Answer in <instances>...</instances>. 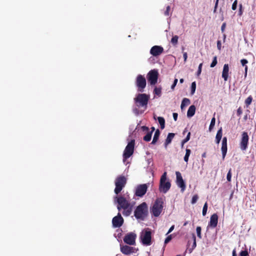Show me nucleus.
I'll list each match as a JSON object with an SVG mask.
<instances>
[{"mask_svg":"<svg viewBox=\"0 0 256 256\" xmlns=\"http://www.w3.org/2000/svg\"><path fill=\"white\" fill-rule=\"evenodd\" d=\"M150 98V95L146 94L138 93L136 94L134 99V105L132 107V112L136 116L144 112L148 107Z\"/></svg>","mask_w":256,"mask_h":256,"instance_id":"nucleus-1","label":"nucleus"},{"mask_svg":"<svg viewBox=\"0 0 256 256\" xmlns=\"http://www.w3.org/2000/svg\"><path fill=\"white\" fill-rule=\"evenodd\" d=\"M114 203L118 204L117 209L119 212L122 209V214L124 216H128L132 212L130 208H128L129 201L123 196H116L114 197Z\"/></svg>","mask_w":256,"mask_h":256,"instance_id":"nucleus-2","label":"nucleus"},{"mask_svg":"<svg viewBox=\"0 0 256 256\" xmlns=\"http://www.w3.org/2000/svg\"><path fill=\"white\" fill-rule=\"evenodd\" d=\"M134 216L138 220H144L148 215V208L146 202H142L135 208Z\"/></svg>","mask_w":256,"mask_h":256,"instance_id":"nucleus-3","label":"nucleus"},{"mask_svg":"<svg viewBox=\"0 0 256 256\" xmlns=\"http://www.w3.org/2000/svg\"><path fill=\"white\" fill-rule=\"evenodd\" d=\"M164 204V199L162 198H157L153 206L150 208V212L152 215L154 217H158L163 210Z\"/></svg>","mask_w":256,"mask_h":256,"instance_id":"nucleus-4","label":"nucleus"},{"mask_svg":"<svg viewBox=\"0 0 256 256\" xmlns=\"http://www.w3.org/2000/svg\"><path fill=\"white\" fill-rule=\"evenodd\" d=\"M152 230L149 228H144L140 234V242L144 246H150L152 244Z\"/></svg>","mask_w":256,"mask_h":256,"instance_id":"nucleus-5","label":"nucleus"},{"mask_svg":"<svg viewBox=\"0 0 256 256\" xmlns=\"http://www.w3.org/2000/svg\"><path fill=\"white\" fill-rule=\"evenodd\" d=\"M167 173L164 172L162 175L160 182L159 190L164 194L166 193L171 186L170 182L167 178Z\"/></svg>","mask_w":256,"mask_h":256,"instance_id":"nucleus-6","label":"nucleus"},{"mask_svg":"<svg viewBox=\"0 0 256 256\" xmlns=\"http://www.w3.org/2000/svg\"><path fill=\"white\" fill-rule=\"evenodd\" d=\"M135 140L134 139L131 140L128 142L126 146L123 154V162H126V160L130 158L134 154V150Z\"/></svg>","mask_w":256,"mask_h":256,"instance_id":"nucleus-7","label":"nucleus"},{"mask_svg":"<svg viewBox=\"0 0 256 256\" xmlns=\"http://www.w3.org/2000/svg\"><path fill=\"white\" fill-rule=\"evenodd\" d=\"M126 184V178L124 176L121 175L116 178L114 182L116 187L114 190V192L116 196H118V194L124 188Z\"/></svg>","mask_w":256,"mask_h":256,"instance_id":"nucleus-8","label":"nucleus"},{"mask_svg":"<svg viewBox=\"0 0 256 256\" xmlns=\"http://www.w3.org/2000/svg\"><path fill=\"white\" fill-rule=\"evenodd\" d=\"M248 144L249 136L248 132H242L239 144L240 149L243 152L246 151L248 148Z\"/></svg>","mask_w":256,"mask_h":256,"instance_id":"nucleus-9","label":"nucleus"},{"mask_svg":"<svg viewBox=\"0 0 256 256\" xmlns=\"http://www.w3.org/2000/svg\"><path fill=\"white\" fill-rule=\"evenodd\" d=\"M149 185V183L138 185L135 188L134 196L142 198L146 194Z\"/></svg>","mask_w":256,"mask_h":256,"instance_id":"nucleus-10","label":"nucleus"},{"mask_svg":"<svg viewBox=\"0 0 256 256\" xmlns=\"http://www.w3.org/2000/svg\"><path fill=\"white\" fill-rule=\"evenodd\" d=\"M158 76V72L157 70H150L147 74V79L148 83L153 86L157 83Z\"/></svg>","mask_w":256,"mask_h":256,"instance_id":"nucleus-11","label":"nucleus"},{"mask_svg":"<svg viewBox=\"0 0 256 256\" xmlns=\"http://www.w3.org/2000/svg\"><path fill=\"white\" fill-rule=\"evenodd\" d=\"M146 82L144 76L142 74H138L136 79V85L138 88V90L139 92H142L146 86Z\"/></svg>","mask_w":256,"mask_h":256,"instance_id":"nucleus-12","label":"nucleus"},{"mask_svg":"<svg viewBox=\"0 0 256 256\" xmlns=\"http://www.w3.org/2000/svg\"><path fill=\"white\" fill-rule=\"evenodd\" d=\"M136 234L132 232L127 234L124 238V242L125 244L130 246L135 245Z\"/></svg>","mask_w":256,"mask_h":256,"instance_id":"nucleus-13","label":"nucleus"},{"mask_svg":"<svg viewBox=\"0 0 256 256\" xmlns=\"http://www.w3.org/2000/svg\"><path fill=\"white\" fill-rule=\"evenodd\" d=\"M176 183L178 187L180 188V191L184 192L186 190V182L182 178V174L180 172H176Z\"/></svg>","mask_w":256,"mask_h":256,"instance_id":"nucleus-14","label":"nucleus"},{"mask_svg":"<svg viewBox=\"0 0 256 256\" xmlns=\"http://www.w3.org/2000/svg\"><path fill=\"white\" fill-rule=\"evenodd\" d=\"M120 252L126 255L136 253L138 250V248L129 246L127 244H120Z\"/></svg>","mask_w":256,"mask_h":256,"instance_id":"nucleus-15","label":"nucleus"},{"mask_svg":"<svg viewBox=\"0 0 256 256\" xmlns=\"http://www.w3.org/2000/svg\"><path fill=\"white\" fill-rule=\"evenodd\" d=\"M124 222V220L120 212L112 219V226L114 228H120Z\"/></svg>","mask_w":256,"mask_h":256,"instance_id":"nucleus-16","label":"nucleus"},{"mask_svg":"<svg viewBox=\"0 0 256 256\" xmlns=\"http://www.w3.org/2000/svg\"><path fill=\"white\" fill-rule=\"evenodd\" d=\"M164 49L161 46H154L150 50V53L154 57L160 56L163 52Z\"/></svg>","mask_w":256,"mask_h":256,"instance_id":"nucleus-17","label":"nucleus"},{"mask_svg":"<svg viewBox=\"0 0 256 256\" xmlns=\"http://www.w3.org/2000/svg\"><path fill=\"white\" fill-rule=\"evenodd\" d=\"M218 222V216L216 214H214L210 218V220L208 224V227L215 228Z\"/></svg>","mask_w":256,"mask_h":256,"instance_id":"nucleus-18","label":"nucleus"},{"mask_svg":"<svg viewBox=\"0 0 256 256\" xmlns=\"http://www.w3.org/2000/svg\"><path fill=\"white\" fill-rule=\"evenodd\" d=\"M141 130L143 132H146V134L144 136L143 140L145 142H150L152 139V132H149V128L148 127L143 126H141Z\"/></svg>","mask_w":256,"mask_h":256,"instance_id":"nucleus-19","label":"nucleus"},{"mask_svg":"<svg viewBox=\"0 0 256 256\" xmlns=\"http://www.w3.org/2000/svg\"><path fill=\"white\" fill-rule=\"evenodd\" d=\"M229 72V66L228 64H224L223 67V70L222 72V76L224 78V81H226L228 79Z\"/></svg>","mask_w":256,"mask_h":256,"instance_id":"nucleus-20","label":"nucleus"},{"mask_svg":"<svg viewBox=\"0 0 256 256\" xmlns=\"http://www.w3.org/2000/svg\"><path fill=\"white\" fill-rule=\"evenodd\" d=\"M196 110V106L194 104L191 105L188 108L186 114L187 117L188 118L192 117L195 114Z\"/></svg>","mask_w":256,"mask_h":256,"instance_id":"nucleus-21","label":"nucleus"},{"mask_svg":"<svg viewBox=\"0 0 256 256\" xmlns=\"http://www.w3.org/2000/svg\"><path fill=\"white\" fill-rule=\"evenodd\" d=\"M160 132L159 129H157L156 130L154 136L152 140V142L150 143V144H155L158 141L159 139L160 136Z\"/></svg>","mask_w":256,"mask_h":256,"instance_id":"nucleus-22","label":"nucleus"},{"mask_svg":"<svg viewBox=\"0 0 256 256\" xmlns=\"http://www.w3.org/2000/svg\"><path fill=\"white\" fill-rule=\"evenodd\" d=\"M190 104V100L188 98H184L180 104V108L182 110L184 109V108L189 105Z\"/></svg>","mask_w":256,"mask_h":256,"instance_id":"nucleus-23","label":"nucleus"},{"mask_svg":"<svg viewBox=\"0 0 256 256\" xmlns=\"http://www.w3.org/2000/svg\"><path fill=\"white\" fill-rule=\"evenodd\" d=\"M221 150L222 153V160H224L228 150L227 144H222Z\"/></svg>","mask_w":256,"mask_h":256,"instance_id":"nucleus-24","label":"nucleus"},{"mask_svg":"<svg viewBox=\"0 0 256 256\" xmlns=\"http://www.w3.org/2000/svg\"><path fill=\"white\" fill-rule=\"evenodd\" d=\"M158 121L160 125V128L163 130L165 128V120L162 116H158L157 118Z\"/></svg>","mask_w":256,"mask_h":256,"instance_id":"nucleus-25","label":"nucleus"},{"mask_svg":"<svg viewBox=\"0 0 256 256\" xmlns=\"http://www.w3.org/2000/svg\"><path fill=\"white\" fill-rule=\"evenodd\" d=\"M175 136V134L172 132H169L167 136V137L166 139V142L170 144L172 142V139L174 138V136Z\"/></svg>","mask_w":256,"mask_h":256,"instance_id":"nucleus-26","label":"nucleus"},{"mask_svg":"<svg viewBox=\"0 0 256 256\" xmlns=\"http://www.w3.org/2000/svg\"><path fill=\"white\" fill-rule=\"evenodd\" d=\"M190 154H191V150L189 148H186V154L184 158V160L185 162H188V158H189Z\"/></svg>","mask_w":256,"mask_h":256,"instance_id":"nucleus-27","label":"nucleus"},{"mask_svg":"<svg viewBox=\"0 0 256 256\" xmlns=\"http://www.w3.org/2000/svg\"><path fill=\"white\" fill-rule=\"evenodd\" d=\"M196 87V82H192V83L191 84V86H190V94L192 95H193L195 93Z\"/></svg>","mask_w":256,"mask_h":256,"instance_id":"nucleus-28","label":"nucleus"},{"mask_svg":"<svg viewBox=\"0 0 256 256\" xmlns=\"http://www.w3.org/2000/svg\"><path fill=\"white\" fill-rule=\"evenodd\" d=\"M216 124V118L214 117H213L210 121V124L209 126L208 130L210 132L214 128V125Z\"/></svg>","mask_w":256,"mask_h":256,"instance_id":"nucleus-29","label":"nucleus"},{"mask_svg":"<svg viewBox=\"0 0 256 256\" xmlns=\"http://www.w3.org/2000/svg\"><path fill=\"white\" fill-rule=\"evenodd\" d=\"M178 36L176 35H175L174 36H172L170 42L174 46H175L178 43Z\"/></svg>","mask_w":256,"mask_h":256,"instance_id":"nucleus-30","label":"nucleus"},{"mask_svg":"<svg viewBox=\"0 0 256 256\" xmlns=\"http://www.w3.org/2000/svg\"><path fill=\"white\" fill-rule=\"evenodd\" d=\"M222 128L221 127L216 132V138L222 139Z\"/></svg>","mask_w":256,"mask_h":256,"instance_id":"nucleus-31","label":"nucleus"},{"mask_svg":"<svg viewBox=\"0 0 256 256\" xmlns=\"http://www.w3.org/2000/svg\"><path fill=\"white\" fill-rule=\"evenodd\" d=\"M208 208V202H206L203 206L202 210V214L203 216H205L206 214Z\"/></svg>","mask_w":256,"mask_h":256,"instance_id":"nucleus-32","label":"nucleus"},{"mask_svg":"<svg viewBox=\"0 0 256 256\" xmlns=\"http://www.w3.org/2000/svg\"><path fill=\"white\" fill-rule=\"evenodd\" d=\"M162 88L156 87L154 88V94L155 95L160 96L161 95Z\"/></svg>","mask_w":256,"mask_h":256,"instance_id":"nucleus-33","label":"nucleus"},{"mask_svg":"<svg viewBox=\"0 0 256 256\" xmlns=\"http://www.w3.org/2000/svg\"><path fill=\"white\" fill-rule=\"evenodd\" d=\"M252 96H248L245 100V104L246 106H248L252 104Z\"/></svg>","mask_w":256,"mask_h":256,"instance_id":"nucleus-34","label":"nucleus"},{"mask_svg":"<svg viewBox=\"0 0 256 256\" xmlns=\"http://www.w3.org/2000/svg\"><path fill=\"white\" fill-rule=\"evenodd\" d=\"M202 65H203L202 62L200 64L198 65V70H197V72L196 74V76L197 77H198L200 76V74H201Z\"/></svg>","mask_w":256,"mask_h":256,"instance_id":"nucleus-35","label":"nucleus"},{"mask_svg":"<svg viewBox=\"0 0 256 256\" xmlns=\"http://www.w3.org/2000/svg\"><path fill=\"white\" fill-rule=\"evenodd\" d=\"M239 256H249V252L248 250H242L239 254Z\"/></svg>","mask_w":256,"mask_h":256,"instance_id":"nucleus-36","label":"nucleus"},{"mask_svg":"<svg viewBox=\"0 0 256 256\" xmlns=\"http://www.w3.org/2000/svg\"><path fill=\"white\" fill-rule=\"evenodd\" d=\"M202 228L200 226H198L196 228V232L197 234V236L200 238H202V234H201Z\"/></svg>","mask_w":256,"mask_h":256,"instance_id":"nucleus-37","label":"nucleus"},{"mask_svg":"<svg viewBox=\"0 0 256 256\" xmlns=\"http://www.w3.org/2000/svg\"><path fill=\"white\" fill-rule=\"evenodd\" d=\"M217 63H218L217 57L216 56H215L214 57L212 62L210 64V68L214 67L216 65Z\"/></svg>","mask_w":256,"mask_h":256,"instance_id":"nucleus-38","label":"nucleus"},{"mask_svg":"<svg viewBox=\"0 0 256 256\" xmlns=\"http://www.w3.org/2000/svg\"><path fill=\"white\" fill-rule=\"evenodd\" d=\"M172 238V234L168 235L166 238L164 240V244H168L170 242Z\"/></svg>","mask_w":256,"mask_h":256,"instance_id":"nucleus-39","label":"nucleus"},{"mask_svg":"<svg viewBox=\"0 0 256 256\" xmlns=\"http://www.w3.org/2000/svg\"><path fill=\"white\" fill-rule=\"evenodd\" d=\"M198 198V196L197 194H194V196H193L191 200V204H195Z\"/></svg>","mask_w":256,"mask_h":256,"instance_id":"nucleus-40","label":"nucleus"},{"mask_svg":"<svg viewBox=\"0 0 256 256\" xmlns=\"http://www.w3.org/2000/svg\"><path fill=\"white\" fill-rule=\"evenodd\" d=\"M243 14V6L242 4H239L238 16H242Z\"/></svg>","mask_w":256,"mask_h":256,"instance_id":"nucleus-41","label":"nucleus"},{"mask_svg":"<svg viewBox=\"0 0 256 256\" xmlns=\"http://www.w3.org/2000/svg\"><path fill=\"white\" fill-rule=\"evenodd\" d=\"M231 168L230 169L228 170L227 175H226V180L228 182H230L232 179V172H231Z\"/></svg>","mask_w":256,"mask_h":256,"instance_id":"nucleus-42","label":"nucleus"},{"mask_svg":"<svg viewBox=\"0 0 256 256\" xmlns=\"http://www.w3.org/2000/svg\"><path fill=\"white\" fill-rule=\"evenodd\" d=\"M238 6V0H235L232 4V9L234 10L237 8Z\"/></svg>","mask_w":256,"mask_h":256,"instance_id":"nucleus-43","label":"nucleus"},{"mask_svg":"<svg viewBox=\"0 0 256 256\" xmlns=\"http://www.w3.org/2000/svg\"><path fill=\"white\" fill-rule=\"evenodd\" d=\"M192 238H193V243H192V248L194 249L196 248V238L194 234L193 235Z\"/></svg>","mask_w":256,"mask_h":256,"instance_id":"nucleus-44","label":"nucleus"},{"mask_svg":"<svg viewBox=\"0 0 256 256\" xmlns=\"http://www.w3.org/2000/svg\"><path fill=\"white\" fill-rule=\"evenodd\" d=\"M170 6H168L166 8V10L164 12V14L166 16H168L170 15Z\"/></svg>","mask_w":256,"mask_h":256,"instance_id":"nucleus-45","label":"nucleus"},{"mask_svg":"<svg viewBox=\"0 0 256 256\" xmlns=\"http://www.w3.org/2000/svg\"><path fill=\"white\" fill-rule=\"evenodd\" d=\"M240 63L242 66H246L248 63V60L246 58H243L240 60Z\"/></svg>","mask_w":256,"mask_h":256,"instance_id":"nucleus-46","label":"nucleus"},{"mask_svg":"<svg viewBox=\"0 0 256 256\" xmlns=\"http://www.w3.org/2000/svg\"><path fill=\"white\" fill-rule=\"evenodd\" d=\"M178 80L177 78H175L174 80V82H173V84H172V85L171 86V89L172 90H174L177 83H178Z\"/></svg>","mask_w":256,"mask_h":256,"instance_id":"nucleus-47","label":"nucleus"},{"mask_svg":"<svg viewBox=\"0 0 256 256\" xmlns=\"http://www.w3.org/2000/svg\"><path fill=\"white\" fill-rule=\"evenodd\" d=\"M217 48H218V50H221V48H222V43H221V41L220 40H217Z\"/></svg>","mask_w":256,"mask_h":256,"instance_id":"nucleus-48","label":"nucleus"},{"mask_svg":"<svg viewBox=\"0 0 256 256\" xmlns=\"http://www.w3.org/2000/svg\"><path fill=\"white\" fill-rule=\"evenodd\" d=\"M242 108L241 107H239L238 108V109L237 110V111H236V114L238 116H240L242 114Z\"/></svg>","mask_w":256,"mask_h":256,"instance_id":"nucleus-49","label":"nucleus"},{"mask_svg":"<svg viewBox=\"0 0 256 256\" xmlns=\"http://www.w3.org/2000/svg\"><path fill=\"white\" fill-rule=\"evenodd\" d=\"M227 141H228L227 138L226 136H224L222 138V144H227Z\"/></svg>","mask_w":256,"mask_h":256,"instance_id":"nucleus-50","label":"nucleus"},{"mask_svg":"<svg viewBox=\"0 0 256 256\" xmlns=\"http://www.w3.org/2000/svg\"><path fill=\"white\" fill-rule=\"evenodd\" d=\"M174 228V225L172 226L169 228L168 232L166 234V235H168L170 233Z\"/></svg>","mask_w":256,"mask_h":256,"instance_id":"nucleus-51","label":"nucleus"},{"mask_svg":"<svg viewBox=\"0 0 256 256\" xmlns=\"http://www.w3.org/2000/svg\"><path fill=\"white\" fill-rule=\"evenodd\" d=\"M146 162H148V167H149V166H150V164L152 162H153V160H152V158H146Z\"/></svg>","mask_w":256,"mask_h":256,"instance_id":"nucleus-52","label":"nucleus"},{"mask_svg":"<svg viewBox=\"0 0 256 256\" xmlns=\"http://www.w3.org/2000/svg\"><path fill=\"white\" fill-rule=\"evenodd\" d=\"M226 22H224L222 26H221V31L223 33L224 30H225V28H226Z\"/></svg>","mask_w":256,"mask_h":256,"instance_id":"nucleus-53","label":"nucleus"},{"mask_svg":"<svg viewBox=\"0 0 256 256\" xmlns=\"http://www.w3.org/2000/svg\"><path fill=\"white\" fill-rule=\"evenodd\" d=\"M172 116H173V118H174V120L176 121L178 120V114L176 112H174L172 114Z\"/></svg>","mask_w":256,"mask_h":256,"instance_id":"nucleus-54","label":"nucleus"},{"mask_svg":"<svg viewBox=\"0 0 256 256\" xmlns=\"http://www.w3.org/2000/svg\"><path fill=\"white\" fill-rule=\"evenodd\" d=\"M183 58H184V62H186V61L187 58H188V54L186 52H184L183 53Z\"/></svg>","mask_w":256,"mask_h":256,"instance_id":"nucleus-55","label":"nucleus"},{"mask_svg":"<svg viewBox=\"0 0 256 256\" xmlns=\"http://www.w3.org/2000/svg\"><path fill=\"white\" fill-rule=\"evenodd\" d=\"M218 3L214 4V10H213V12L214 13H216V12L217 8H218Z\"/></svg>","mask_w":256,"mask_h":256,"instance_id":"nucleus-56","label":"nucleus"},{"mask_svg":"<svg viewBox=\"0 0 256 256\" xmlns=\"http://www.w3.org/2000/svg\"><path fill=\"white\" fill-rule=\"evenodd\" d=\"M190 132H188V134H187V136H186L185 138L188 140V141L190 139Z\"/></svg>","mask_w":256,"mask_h":256,"instance_id":"nucleus-57","label":"nucleus"},{"mask_svg":"<svg viewBox=\"0 0 256 256\" xmlns=\"http://www.w3.org/2000/svg\"><path fill=\"white\" fill-rule=\"evenodd\" d=\"M232 256H237L236 249L233 250L232 252Z\"/></svg>","mask_w":256,"mask_h":256,"instance_id":"nucleus-58","label":"nucleus"},{"mask_svg":"<svg viewBox=\"0 0 256 256\" xmlns=\"http://www.w3.org/2000/svg\"><path fill=\"white\" fill-rule=\"evenodd\" d=\"M221 139L216 138V143L218 144L220 142Z\"/></svg>","mask_w":256,"mask_h":256,"instance_id":"nucleus-59","label":"nucleus"},{"mask_svg":"<svg viewBox=\"0 0 256 256\" xmlns=\"http://www.w3.org/2000/svg\"><path fill=\"white\" fill-rule=\"evenodd\" d=\"M154 131H156V130H155V128H154V126H152V127L151 128V130H150H150H149V132H152V134H153V132H154Z\"/></svg>","mask_w":256,"mask_h":256,"instance_id":"nucleus-60","label":"nucleus"},{"mask_svg":"<svg viewBox=\"0 0 256 256\" xmlns=\"http://www.w3.org/2000/svg\"><path fill=\"white\" fill-rule=\"evenodd\" d=\"M169 144H170L165 141V142H164V146L165 148H167V146H168V145Z\"/></svg>","mask_w":256,"mask_h":256,"instance_id":"nucleus-61","label":"nucleus"},{"mask_svg":"<svg viewBox=\"0 0 256 256\" xmlns=\"http://www.w3.org/2000/svg\"><path fill=\"white\" fill-rule=\"evenodd\" d=\"M248 66H244V72H246V73H248Z\"/></svg>","mask_w":256,"mask_h":256,"instance_id":"nucleus-62","label":"nucleus"},{"mask_svg":"<svg viewBox=\"0 0 256 256\" xmlns=\"http://www.w3.org/2000/svg\"><path fill=\"white\" fill-rule=\"evenodd\" d=\"M194 250V248H189V249L188 250V252H189L190 254L192 253Z\"/></svg>","mask_w":256,"mask_h":256,"instance_id":"nucleus-63","label":"nucleus"},{"mask_svg":"<svg viewBox=\"0 0 256 256\" xmlns=\"http://www.w3.org/2000/svg\"><path fill=\"white\" fill-rule=\"evenodd\" d=\"M182 142V144H184L188 141L184 138Z\"/></svg>","mask_w":256,"mask_h":256,"instance_id":"nucleus-64","label":"nucleus"}]
</instances>
